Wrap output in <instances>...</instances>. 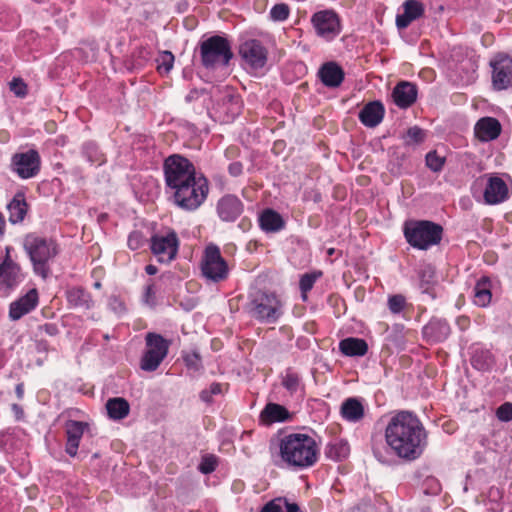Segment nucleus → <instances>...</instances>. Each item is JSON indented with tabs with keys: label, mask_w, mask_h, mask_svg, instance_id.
Here are the masks:
<instances>
[{
	"label": "nucleus",
	"mask_w": 512,
	"mask_h": 512,
	"mask_svg": "<svg viewBox=\"0 0 512 512\" xmlns=\"http://www.w3.org/2000/svg\"><path fill=\"white\" fill-rule=\"evenodd\" d=\"M229 172L233 176H238L242 172V165L237 162L230 164Z\"/></svg>",
	"instance_id": "obj_52"
},
{
	"label": "nucleus",
	"mask_w": 512,
	"mask_h": 512,
	"mask_svg": "<svg viewBox=\"0 0 512 512\" xmlns=\"http://www.w3.org/2000/svg\"><path fill=\"white\" fill-rule=\"evenodd\" d=\"M508 198V187L505 181L498 176H490L484 191L486 203L494 205Z\"/></svg>",
	"instance_id": "obj_17"
},
{
	"label": "nucleus",
	"mask_w": 512,
	"mask_h": 512,
	"mask_svg": "<svg viewBox=\"0 0 512 512\" xmlns=\"http://www.w3.org/2000/svg\"><path fill=\"white\" fill-rule=\"evenodd\" d=\"M281 306L276 295L257 293L249 304V313L257 320L274 323L282 314Z\"/></svg>",
	"instance_id": "obj_7"
},
{
	"label": "nucleus",
	"mask_w": 512,
	"mask_h": 512,
	"mask_svg": "<svg viewBox=\"0 0 512 512\" xmlns=\"http://www.w3.org/2000/svg\"><path fill=\"white\" fill-rule=\"evenodd\" d=\"M406 305V299L402 295H393L388 300V307L394 314L400 313Z\"/></svg>",
	"instance_id": "obj_42"
},
{
	"label": "nucleus",
	"mask_w": 512,
	"mask_h": 512,
	"mask_svg": "<svg viewBox=\"0 0 512 512\" xmlns=\"http://www.w3.org/2000/svg\"><path fill=\"white\" fill-rule=\"evenodd\" d=\"M384 106L379 101L366 104L359 112L360 121L367 127L377 126L384 117Z\"/></svg>",
	"instance_id": "obj_23"
},
{
	"label": "nucleus",
	"mask_w": 512,
	"mask_h": 512,
	"mask_svg": "<svg viewBox=\"0 0 512 512\" xmlns=\"http://www.w3.org/2000/svg\"><path fill=\"white\" fill-rule=\"evenodd\" d=\"M340 351L346 356H363L368 350L367 343L359 338H346L339 343Z\"/></svg>",
	"instance_id": "obj_28"
},
{
	"label": "nucleus",
	"mask_w": 512,
	"mask_h": 512,
	"mask_svg": "<svg viewBox=\"0 0 512 512\" xmlns=\"http://www.w3.org/2000/svg\"><path fill=\"white\" fill-rule=\"evenodd\" d=\"M491 297L489 281L482 278L474 287V303L480 307H486L490 303Z\"/></svg>",
	"instance_id": "obj_31"
},
{
	"label": "nucleus",
	"mask_w": 512,
	"mask_h": 512,
	"mask_svg": "<svg viewBox=\"0 0 512 512\" xmlns=\"http://www.w3.org/2000/svg\"><path fill=\"white\" fill-rule=\"evenodd\" d=\"M349 446L346 442L338 441L328 445L326 455L334 460L346 458L349 454Z\"/></svg>",
	"instance_id": "obj_34"
},
{
	"label": "nucleus",
	"mask_w": 512,
	"mask_h": 512,
	"mask_svg": "<svg viewBox=\"0 0 512 512\" xmlns=\"http://www.w3.org/2000/svg\"><path fill=\"white\" fill-rule=\"evenodd\" d=\"M202 64L208 69L225 67L233 57L230 43L221 36H212L200 45Z\"/></svg>",
	"instance_id": "obj_6"
},
{
	"label": "nucleus",
	"mask_w": 512,
	"mask_h": 512,
	"mask_svg": "<svg viewBox=\"0 0 512 512\" xmlns=\"http://www.w3.org/2000/svg\"><path fill=\"white\" fill-rule=\"evenodd\" d=\"M261 512H299L297 504H289L285 500L278 498L267 503Z\"/></svg>",
	"instance_id": "obj_33"
},
{
	"label": "nucleus",
	"mask_w": 512,
	"mask_h": 512,
	"mask_svg": "<svg viewBox=\"0 0 512 512\" xmlns=\"http://www.w3.org/2000/svg\"><path fill=\"white\" fill-rule=\"evenodd\" d=\"M290 9L287 4L279 3L270 10V17L273 21H284L288 18Z\"/></svg>",
	"instance_id": "obj_38"
},
{
	"label": "nucleus",
	"mask_w": 512,
	"mask_h": 512,
	"mask_svg": "<svg viewBox=\"0 0 512 512\" xmlns=\"http://www.w3.org/2000/svg\"><path fill=\"white\" fill-rule=\"evenodd\" d=\"M280 456L287 466L294 469H306L317 462L319 448L311 436L292 433L281 439Z\"/></svg>",
	"instance_id": "obj_3"
},
{
	"label": "nucleus",
	"mask_w": 512,
	"mask_h": 512,
	"mask_svg": "<svg viewBox=\"0 0 512 512\" xmlns=\"http://www.w3.org/2000/svg\"><path fill=\"white\" fill-rule=\"evenodd\" d=\"M434 268L431 265L425 267V269L421 273L422 280H426L427 282L432 281L434 277Z\"/></svg>",
	"instance_id": "obj_51"
},
{
	"label": "nucleus",
	"mask_w": 512,
	"mask_h": 512,
	"mask_svg": "<svg viewBox=\"0 0 512 512\" xmlns=\"http://www.w3.org/2000/svg\"><path fill=\"white\" fill-rule=\"evenodd\" d=\"M145 242H146L145 237L139 231L131 232L128 237V247L131 250H137V249L141 248L142 246H144Z\"/></svg>",
	"instance_id": "obj_44"
},
{
	"label": "nucleus",
	"mask_w": 512,
	"mask_h": 512,
	"mask_svg": "<svg viewBox=\"0 0 512 512\" xmlns=\"http://www.w3.org/2000/svg\"><path fill=\"white\" fill-rule=\"evenodd\" d=\"M341 415L349 422H358L364 417V407L357 398H348L341 405Z\"/></svg>",
	"instance_id": "obj_27"
},
{
	"label": "nucleus",
	"mask_w": 512,
	"mask_h": 512,
	"mask_svg": "<svg viewBox=\"0 0 512 512\" xmlns=\"http://www.w3.org/2000/svg\"><path fill=\"white\" fill-rule=\"evenodd\" d=\"M316 281V275L315 274H305L300 279V289L302 292V298L303 300H306L307 292L310 291Z\"/></svg>",
	"instance_id": "obj_43"
},
{
	"label": "nucleus",
	"mask_w": 512,
	"mask_h": 512,
	"mask_svg": "<svg viewBox=\"0 0 512 512\" xmlns=\"http://www.w3.org/2000/svg\"><path fill=\"white\" fill-rule=\"evenodd\" d=\"M243 211V204L234 195H225L217 203V214L222 221L233 222Z\"/></svg>",
	"instance_id": "obj_16"
},
{
	"label": "nucleus",
	"mask_w": 512,
	"mask_h": 512,
	"mask_svg": "<svg viewBox=\"0 0 512 512\" xmlns=\"http://www.w3.org/2000/svg\"><path fill=\"white\" fill-rule=\"evenodd\" d=\"M392 97L398 107L408 108L417 99V88L411 82L401 81L394 87Z\"/></svg>",
	"instance_id": "obj_19"
},
{
	"label": "nucleus",
	"mask_w": 512,
	"mask_h": 512,
	"mask_svg": "<svg viewBox=\"0 0 512 512\" xmlns=\"http://www.w3.org/2000/svg\"><path fill=\"white\" fill-rule=\"evenodd\" d=\"M12 409H13V411H14V413H15V415H16V417H17L18 419L22 417V415H23V410H22V408H21L19 405H17V404H13V405H12Z\"/></svg>",
	"instance_id": "obj_53"
},
{
	"label": "nucleus",
	"mask_w": 512,
	"mask_h": 512,
	"mask_svg": "<svg viewBox=\"0 0 512 512\" xmlns=\"http://www.w3.org/2000/svg\"><path fill=\"white\" fill-rule=\"evenodd\" d=\"M16 393H17V395H18V397H19V398H21V397H22V395H23V387H22V385H21V384L17 385V387H16Z\"/></svg>",
	"instance_id": "obj_55"
},
{
	"label": "nucleus",
	"mask_w": 512,
	"mask_h": 512,
	"mask_svg": "<svg viewBox=\"0 0 512 512\" xmlns=\"http://www.w3.org/2000/svg\"><path fill=\"white\" fill-rule=\"evenodd\" d=\"M106 411L109 418L121 420L129 414L130 406L123 398H112L106 403Z\"/></svg>",
	"instance_id": "obj_29"
},
{
	"label": "nucleus",
	"mask_w": 512,
	"mask_h": 512,
	"mask_svg": "<svg viewBox=\"0 0 512 512\" xmlns=\"http://www.w3.org/2000/svg\"><path fill=\"white\" fill-rule=\"evenodd\" d=\"M496 414H497V417L501 421L508 422V421L512 420V404L509 403V402H506V403L502 404L497 409Z\"/></svg>",
	"instance_id": "obj_47"
},
{
	"label": "nucleus",
	"mask_w": 512,
	"mask_h": 512,
	"mask_svg": "<svg viewBox=\"0 0 512 512\" xmlns=\"http://www.w3.org/2000/svg\"><path fill=\"white\" fill-rule=\"evenodd\" d=\"M260 226L265 231H278L283 225V219L277 212L267 209L260 216Z\"/></svg>",
	"instance_id": "obj_30"
},
{
	"label": "nucleus",
	"mask_w": 512,
	"mask_h": 512,
	"mask_svg": "<svg viewBox=\"0 0 512 512\" xmlns=\"http://www.w3.org/2000/svg\"><path fill=\"white\" fill-rule=\"evenodd\" d=\"M385 438L391 449L401 458L416 459L426 444L425 429L412 413L401 411L394 415L385 430Z\"/></svg>",
	"instance_id": "obj_2"
},
{
	"label": "nucleus",
	"mask_w": 512,
	"mask_h": 512,
	"mask_svg": "<svg viewBox=\"0 0 512 512\" xmlns=\"http://www.w3.org/2000/svg\"><path fill=\"white\" fill-rule=\"evenodd\" d=\"M219 393H221V385L218 383H213L211 384L209 390H203L200 393V398L202 401L209 403L212 400V395H217Z\"/></svg>",
	"instance_id": "obj_48"
},
{
	"label": "nucleus",
	"mask_w": 512,
	"mask_h": 512,
	"mask_svg": "<svg viewBox=\"0 0 512 512\" xmlns=\"http://www.w3.org/2000/svg\"><path fill=\"white\" fill-rule=\"evenodd\" d=\"M163 170L166 186L172 191L177 206L192 211L204 203L209 191L208 181L196 172L189 159L171 155L165 159Z\"/></svg>",
	"instance_id": "obj_1"
},
{
	"label": "nucleus",
	"mask_w": 512,
	"mask_h": 512,
	"mask_svg": "<svg viewBox=\"0 0 512 512\" xmlns=\"http://www.w3.org/2000/svg\"><path fill=\"white\" fill-rule=\"evenodd\" d=\"M443 228L431 221H409L405 223L404 235L407 242L418 249L426 250L441 241Z\"/></svg>",
	"instance_id": "obj_5"
},
{
	"label": "nucleus",
	"mask_w": 512,
	"mask_h": 512,
	"mask_svg": "<svg viewBox=\"0 0 512 512\" xmlns=\"http://www.w3.org/2000/svg\"><path fill=\"white\" fill-rule=\"evenodd\" d=\"M216 465H217V460L214 456H212V455L205 456L199 465V470L203 474H209L216 469Z\"/></svg>",
	"instance_id": "obj_46"
},
{
	"label": "nucleus",
	"mask_w": 512,
	"mask_h": 512,
	"mask_svg": "<svg viewBox=\"0 0 512 512\" xmlns=\"http://www.w3.org/2000/svg\"><path fill=\"white\" fill-rule=\"evenodd\" d=\"M403 10V13L396 17V25L399 29L407 28L411 22L420 18L424 13V6L418 0H406L403 3Z\"/></svg>",
	"instance_id": "obj_20"
},
{
	"label": "nucleus",
	"mask_w": 512,
	"mask_h": 512,
	"mask_svg": "<svg viewBox=\"0 0 512 512\" xmlns=\"http://www.w3.org/2000/svg\"><path fill=\"white\" fill-rule=\"evenodd\" d=\"M9 247L6 248L7 255H9ZM23 280L21 268L18 264L6 257L5 261L0 265V284L8 288H12Z\"/></svg>",
	"instance_id": "obj_18"
},
{
	"label": "nucleus",
	"mask_w": 512,
	"mask_h": 512,
	"mask_svg": "<svg viewBox=\"0 0 512 512\" xmlns=\"http://www.w3.org/2000/svg\"><path fill=\"white\" fill-rule=\"evenodd\" d=\"M10 89L18 97H23L27 93L26 84L21 79H13L10 82Z\"/></svg>",
	"instance_id": "obj_49"
},
{
	"label": "nucleus",
	"mask_w": 512,
	"mask_h": 512,
	"mask_svg": "<svg viewBox=\"0 0 512 512\" xmlns=\"http://www.w3.org/2000/svg\"><path fill=\"white\" fill-rule=\"evenodd\" d=\"M146 346L147 349L141 358L140 367L144 371H155L168 353V342L159 334L148 333Z\"/></svg>",
	"instance_id": "obj_9"
},
{
	"label": "nucleus",
	"mask_w": 512,
	"mask_h": 512,
	"mask_svg": "<svg viewBox=\"0 0 512 512\" xmlns=\"http://www.w3.org/2000/svg\"><path fill=\"white\" fill-rule=\"evenodd\" d=\"M12 169L22 179L36 176L40 170V156L36 150L16 153L12 157Z\"/></svg>",
	"instance_id": "obj_11"
},
{
	"label": "nucleus",
	"mask_w": 512,
	"mask_h": 512,
	"mask_svg": "<svg viewBox=\"0 0 512 512\" xmlns=\"http://www.w3.org/2000/svg\"><path fill=\"white\" fill-rule=\"evenodd\" d=\"M143 302L150 307L156 305V289L153 283L146 285L143 293Z\"/></svg>",
	"instance_id": "obj_45"
},
{
	"label": "nucleus",
	"mask_w": 512,
	"mask_h": 512,
	"mask_svg": "<svg viewBox=\"0 0 512 512\" xmlns=\"http://www.w3.org/2000/svg\"><path fill=\"white\" fill-rule=\"evenodd\" d=\"M23 248L33 265L35 274L47 278L50 273V262L57 255L55 242L36 234H28L23 240Z\"/></svg>",
	"instance_id": "obj_4"
},
{
	"label": "nucleus",
	"mask_w": 512,
	"mask_h": 512,
	"mask_svg": "<svg viewBox=\"0 0 512 512\" xmlns=\"http://www.w3.org/2000/svg\"><path fill=\"white\" fill-rule=\"evenodd\" d=\"M318 75L323 84L330 88L341 85L344 79V71L335 62H328L321 66Z\"/></svg>",
	"instance_id": "obj_22"
},
{
	"label": "nucleus",
	"mask_w": 512,
	"mask_h": 512,
	"mask_svg": "<svg viewBox=\"0 0 512 512\" xmlns=\"http://www.w3.org/2000/svg\"><path fill=\"white\" fill-rule=\"evenodd\" d=\"M425 138V132L421 128L414 126L408 129L406 134L407 144L421 143Z\"/></svg>",
	"instance_id": "obj_41"
},
{
	"label": "nucleus",
	"mask_w": 512,
	"mask_h": 512,
	"mask_svg": "<svg viewBox=\"0 0 512 512\" xmlns=\"http://www.w3.org/2000/svg\"><path fill=\"white\" fill-rule=\"evenodd\" d=\"M68 301L74 306H88V295L80 288H73L67 293Z\"/></svg>",
	"instance_id": "obj_37"
},
{
	"label": "nucleus",
	"mask_w": 512,
	"mask_h": 512,
	"mask_svg": "<svg viewBox=\"0 0 512 512\" xmlns=\"http://www.w3.org/2000/svg\"><path fill=\"white\" fill-rule=\"evenodd\" d=\"M201 271L206 279L215 283L228 277V264L216 245L211 244L206 247L201 261Z\"/></svg>",
	"instance_id": "obj_8"
},
{
	"label": "nucleus",
	"mask_w": 512,
	"mask_h": 512,
	"mask_svg": "<svg viewBox=\"0 0 512 512\" xmlns=\"http://www.w3.org/2000/svg\"><path fill=\"white\" fill-rule=\"evenodd\" d=\"M291 414L282 405L276 403H268L261 411L260 420L266 425H270L275 422H284L289 420Z\"/></svg>",
	"instance_id": "obj_25"
},
{
	"label": "nucleus",
	"mask_w": 512,
	"mask_h": 512,
	"mask_svg": "<svg viewBox=\"0 0 512 512\" xmlns=\"http://www.w3.org/2000/svg\"><path fill=\"white\" fill-rule=\"evenodd\" d=\"M157 70L159 73H169L173 68L174 55L170 51H162L156 58Z\"/></svg>",
	"instance_id": "obj_35"
},
{
	"label": "nucleus",
	"mask_w": 512,
	"mask_h": 512,
	"mask_svg": "<svg viewBox=\"0 0 512 512\" xmlns=\"http://www.w3.org/2000/svg\"><path fill=\"white\" fill-rule=\"evenodd\" d=\"M149 58H150V53L147 49L142 48V47L137 49L132 54V60H133L132 68H134V69L142 68L146 64V62L149 60Z\"/></svg>",
	"instance_id": "obj_40"
},
{
	"label": "nucleus",
	"mask_w": 512,
	"mask_h": 512,
	"mask_svg": "<svg viewBox=\"0 0 512 512\" xmlns=\"http://www.w3.org/2000/svg\"><path fill=\"white\" fill-rule=\"evenodd\" d=\"M424 332L426 335L433 337L435 341H442L449 335L450 328L446 321L435 320L424 328Z\"/></svg>",
	"instance_id": "obj_32"
},
{
	"label": "nucleus",
	"mask_w": 512,
	"mask_h": 512,
	"mask_svg": "<svg viewBox=\"0 0 512 512\" xmlns=\"http://www.w3.org/2000/svg\"><path fill=\"white\" fill-rule=\"evenodd\" d=\"M492 83L495 89L503 90L512 83V59L507 55H497L491 62Z\"/></svg>",
	"instance_id": "obj_12"
},
{
	"label": "nucleus",
	"mask_w": 512,
	"mask_h": 512,
	"mask_svg": "<svg viewBox=\"0 0 512 512\" xmlns=\"http://www.w3.org/2000/svg\"><path fill=\"white\" fill-rule=\"evenodd\" d=\"M282 385L291 395L295 394L301 387L300 377L289 370L282 378Z\"/></svg>",
	"instance_id": "obj_36"
},
{
	"label": "nucleus",
	"mask_w": 512,
	"mask_h": 512,
	"mask_svg": "<svg viewBox=\"0 0 512 512\" xmlns=\"http://www.w3.org/2000/svg\"><path fill=\"white\" fill-rule=\"evenodd\" d=\"M179 241L175 232L151 238V250L161 263L171 262L177 254Z\"/></svg>",
	"instance_id": "obj_10"
},
{
	"label": "nucleus",
	"mask_w": 512,
	"mask_h": 512,
	"mask_svg": "<svg viewBox=\"0 0 512 512\" xmlns=\"http://www.w3.org/2000/svg\"><path fill=\"white\" fill-rule=\"evenodd\" d=\"M38 304V293L36 289L29 290L24 296L13 301L9 307V318L17 321L24 315L28 314Z\"/></svg>",
	"instance_id": "obj_15"
},
{
	"label": "nucleus",
	"mask_w": 512,
	"mask_h": 512,
	"mask_svg": "<svg viewBox=\"0 0 512 512\" xmlns=\"http://www.w3.org/2000/svg\"><path fill=\"white\" fill-rule=\"evenodd\" d=\"M239 53L245 63L252 69H260L266 64L267 51L257 40L245 41L240 46Z\"/></svg>",
	"instance_id": "obj_14"
},
{
	"label": "nucleus",
	"mask_w": 512,
	"mask_h": 512,
	"mask_svg": "<svg viewBox=\"0 0 512 512\" xmlns=\"http://www.w3.org/2000/svg\"><path fill=\"white\" fill-rule=\"evenodd\" d=\"M86 424L79 421H68L65 429L67 434L66 452L70 456H75L79 446V441L84 433Z\"/></svg>",
	"instance_id": "obj_24"
},
{
	"label": "nucleus",
	"mask_w": 512,
	"mask_h": 512,
	"mask_svg": "<svg viewBox=\"0 0 512 512\" xmlns=\"http://www.w3.org/2000/svg\"><path fill=\"white\" fill-rule=\"evenodd\" d=\"M501 133L500 122L493 117H484L477 121L475 125V135L481 141H492Z\"/></svg>",
	"instance_id": "obj_21"
},
{
	"label": "nucleus",
	"mask_w": 512,
	"mask_h": 512,
	"mask_svg": "<svg viewBox=\"0 0 512 512\" xmlns=\"http://www.w3.org/2000/svg\"><path fill=\"white\" fill-rule=\"evenodd\" d=\"M445 158L437 154L436 151H431L426 155V165L434 172L442 170Z\"/></svg>",
	"instance_id": "obj_39"
},
{
	"label": "nucleus",
	"mask_w": 512,
	"mask_h": 512,
	"mask_svg": "<svg viewBox=\"0 0 512 512\" xmlns=\"http://www.w3.org/2000/svg\"><path fill=\"white\" fill-rule=\"evenodd\" d=\"M9 221L13 224L22 222L27 213V203L23 193H17L7 205Z\"/></svg>",
	"instance_id": "obj_26"
},
{
	"label": "nucleus",
	"mask_w": 512,
	"mask_h": 512,
	"mask_svg": "<svg viewBox=\"0 0 512 512\" xmlns=\"http://www.w3.org/2000/svg\"><path fill=\"white\" fill-rule=\"evenodd\" d=\"M312 23L317 34L327 40L340 33V23L336 13L330 10L319 11L312 16Z\"/></svg>",
	"instance_id": "obj_13"
},
{
	"label": "nucleus",
	"mask_w": 512,
	"mask_h": 512,
	"mask_svg": "<svg viewBox=\"0 0 512 512\" xmlns=\"http://www.w3.org/2000/svg\"><path fill=\"white\" fill-rule=\"evenodd\" d=\"M145 271L148 275H154L157 273V267L150 264L145 267Z\"/></svg>",
	"instance_id": "obj_54"
},
{
	"label": "nucleus",
	"mask_w": 512,
	"mask_h": 512,
	"mask_svg": "<svg viewBox=\"0 0 512 512\" xmlns=\"http://www.w3.org/2000/svg\"><path fill=\"white\" fill-rule=\"evenodd\" d=\"M186 365L195 371H198L201 368V360L199 354L193 352L185 357Z\"/></svg>",
	"instance_id": "obj_50"
}]
</instances>
